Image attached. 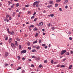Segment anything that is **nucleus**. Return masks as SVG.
I'll use <instances>...</instances> for the list:
<instances>
[{"instance_id":"61","label":"nucleus","mask_w":73,"mask_h":73,"mask_svg":"<svg viewBox=\"0 0 73 73\" xmlns=\"http://www.w3.org/2000/svg\"><path fill=\"white\" fill-rule=\"evenodd\" d=\"M33 18H34V16H33L32 17H31V19H33Z\"/></svg>"},{"instance_id":"53","label":"nucleus","mask_w":73,"mask_h":73,"mask_svg":"<svg viewBox=\"0 0 73 73\" xmlns=\"http://www.w3.org/2000/svg\"><path fill=\"white\" fill-rule=\"evenodd\" d=\"M44 48H45V49H47V48H48V46H45L44 47Z\"/></svg>"},{"instance_id":"6","label":"nucleus","mask_w":73,"mask_h":73,"mask_svg":"<svg viewBox=\"0 0 73 73\" xmlns=\"http://www.w3.org/2000/svg\"><path fill=\"white\" fill-rule=\"evenodd\" d=\"M8 55V52H6L5 54V57H7Z\"/></svg>"},{"instance_id":"11","label":"nucleus","mask_w":73,"mask_h":73,"mask_svg":"<svg viewBox=\"0 0 73 73\" xmlns=\"http://www.w3.org/2000/svg\"><path fill=\"white\" fill-rule=\"evenodd\" d=\"M37 40H36L33 42V44H35L36 43H37Z\"/></svg>"},{"instance_id":"62","label":"nucleus","mask_w":73,"mask_h":73,"mask_svg":"<svg viewBox=\"0 0 73 73\" xmlns=\"http://www.w3.org/2000/svg\"><path fill=\"white\" fill-rule=\"evenodd\" d=\"M33 7H35V4L33 3Z\"/></svg>"},{"instance_id":"42","label":"nucleus","mask_w":73,"mask_h":73,"mask_svg":"<svg viewBox=\"0 0 73 73\" xmlns=\"http://www.w3.org/2000/svg\"><path fill=\"white\" fill-rule=\"evenodd\" d=\"M28 13L29 15H30L31 14V11H29L28 12Z\"/></svg>"},{"instance_id":"56","label":"nucleus","mask_w":73,"mask_h":73,"mask_svg":"<svg viewBox=\"0 0 73 73\" xmlns=\"http://www.w3.org/2000/svg\"><path fill=\"white\" fill-rule=\"evenodd\" d=\"M65 60H66V58H64L62 60L63 61H65Z\"/></svg>"},{"instance_id":"19","label":"nucleus","mask_w":73,"mask_h":73,"mask_svg":"<svg viewBox=\"0 0 73 73\" xmlns=\"http://www.w3.org/2000/svg\"><path fill=\"white\" fill-rule=\"evenodd\" d=\"M11 45L12 46H13V47H15V46L14 45V44L13 43H11Z\"/></svg>"},{"instance_id":"33","label":"nucleus","mask_w":73,"mask_h":73,"mask_svg":"<svg viewBox=\"0 0 73 73\" xmlns=\"http://www.w3.org/2000/svg\"><path fill=\"white\" fill-rule=\"evenodd\" d=\"M32 58H36L35 56H32Z\"/></svg>"},{"instance_id":"7","label":"nucleus","mask_w":73,"mask_h":73,"mask_svg":"<svg viewBox=\"0 0 73 73\" xmlns=\"http://www.w3.org/2000/svg\"><path fill=\"white\" fill-rule=\"evenodd\" d=\"M19 49H21V45H20L19 46Z\"/></svg>"},{"instance_id":"31","label":"nucleus","mask_w":73,"mask_h":73,"mask_svg":"<svg viewBox=\"0 0 73 73\" xmlns=\"http://www.w3.org/2000/svg\"><path fill=\"white\" fill-rule=\"evenodd\" d=\"M42 46H45V44H42Z\"/></svg>"},{"instance_id":"63","label":"nucleus","mask_w":73,"mask_h":73,"mask_svg":"<svg viewBox=\"0 0 73 73\" xmlns=\"http://www.w3.org/2000/svg\"><path fill=\"white\" fill-rule=\"evenodd\" d=\"M33 48H36V46H33Z\"/></svg>"},{"instance_id":"34","label":"nucleus","mask_w":73,"mask_h":73,"mask_svg":"<svg viewBox=\"0 0 73 73\" xmlns=\"http://www.w3.org/2000/svg\"><path fill=\"white\" fill-rule=\"evenodd\" d=\"M29 5H25V7H29Z\"/></svg>"},{"instance_id":"29","label":"nucleus","mask_w":73,"mask_h":73,"mask_svg":"<svg viewBox=\"0 0 73 73\" xmlns=\"http://www.w3.org/2000/svg\"><path fill=\"white\" fill-rule=\"evenodd\" d=\"M11 41H12V38H10V39L9 40V42H10Z\"/></svg>"},{"instance_id":"3","label":"nucleus","mask_w":73,"mask_h":73,"mask_svg":"<svg viewBox=\"0 0 73 73\" xmlns=\"http://www.w3.org/2000/svg\"><path fill=\"white\" fill-rule=\"evenodd\" d=\"M26 52H27V50H22L21 51V53L22 54L23 53H25Z\"/></svg>"},{"instance_id":"32","label":"nucleus","mask_w":73,"mask_h":73,"mask_svg":"<svg viewBox=\"0 0 73 73\" xmlns=\"http://www.w3.org/2000/svg\"><path fill=\"white\" fill-rule=\"evenodd\" d=\"M16 5H17V7H19V3H17L16 4Z\"/></svg>"},{"instance_id":"2","label":"nucleus","mask_w":73,"mask_h":73,"mask_svg":"<svg viewBox=\"0 0 73 73\" xmlns=\"http://www.w3.org/2000/svg\"><path fill=\"white\" fill-rule=\"evenodd\" d=\"M43 25V22H41V23H40L38 25V26H39V27H41Z\"/></svg>"},{"instance_id":"30","label":"nucleus","mask_w":73,"mask_h":73,"mask_svg":"<svg viewBox=\"0 0 73 73\" xmlns=\"http://www.w3.org/2000/svg\"><path fill=\"white\" fill-rule=\"evenodd\" d=\"M40 47L38 46H37L36 47V49H40Z\"/></svg>"},{"instance_id":"17","label":"nucleus","mask_w":73,"mask_h":73,"mask_svg":"<svg viewBox=\"0 0 73 73\" xmlns=\"http://www.w3.org/2000/svg\"><path fill=\"white\" fill-rule=\"evenodd\" d=\"M44 64H46V63H47V60H45L44 62Z\"/></svg>"},{"instance_id":"39","label":"nucleus","mask_w":73,"mask_h":73,"mask_svg":"<svg viewBox=\"0 0 73 73\" xmlns=\"http://www.w3.org/2000/svg\"><path fill=\"white\" fill-rule=\"evenodd\" d=\"M41 41H42V40H39V43H41Z\"/></svg>"},{"instance_id":"43","label":"nucleus","mask_w":73,"mask_h":73,"mask_svg":"<svg viewBox=\"0 0 73 73\" xmlns=\"http://www.w3.org/2000/svg\"><path fill=\"white\" fill-rule=\"evenodd\" d=\"M31 67H34V66H35V65L33 64H32L31 65Z\"/></svg>"},{"instance_id":"35","label":"nucleus","mask_w":73,"mask_h":73,"mask_svg":"<svg viewBox=\"0 0 73 73\" xmlns=\"http://www.w3.org/2000/svg\"><path fill=\"white\" fill-rule=\"evenodd\" d=\"M30 27H34V25H31L30 26Z\"/></svg>"},{"instance_id":"60","label":"nucleus","mask_w":73,"mask_h":73,"mask_svg":"<svg viewBox=\"0 0 73 73\" xmlns=\"http://www.w3.org/2000/svg\"><path fill=\"white\" fill-rule=\"evenodd\" d=\"M31 45V44H30V43H29L28 44V45H29V46Z\"/></svg>"},{"instance_id":"55","label":"nucleus","mask_w":73,"mask_h":73,"mask_svg":"<svg viewBox=\"0 0 73 73\" xmlns=\"http://www.w3.org/2000/svg\"><path fill=\"white\" fill-rule=\"evenodd\" d=\"M24 72H25V70H23L22 72V73H24Z\"/></svg>"},{"instance_id":"41","label":"nucleus","mask_w":73,"mask_h":73,"mask_svg":"<svg viewBox=\"0 0 73 73\" xmlns=\"http://www.w3.org/2000/svg\"><path fill=\"white\" fill-rule=\"evenodd\" d=\"M36 60H40V58L39 57L37 58H36Z\"/></svg>"},{"instance_id":"47","label":"nucleus","mask_w":73,"mask_h":73,"mask_svg":"<svg viewBox=\"0 0 73 73\" xmlns=\"http://www.w3.org/2000/svg\"><path fill=\"white\" fill-rule=\"evenodd\" d=\"M36 7H39V5L38 4H37L36 5Z\"/></svg>"},{"instance_id":"49","label":"nucleus","mask_w":73,"mask_h":73,"mask_svg":"<svg viewBox=\"0 0 73 73\" xmlns=\"http://www.w3.org/2000/svg\"><path fill=\"white\" fill-rule=\"evenodd\" d=\"M11 19H12V17H9V20H11Z\"/></svg>"},{"instance_id":"38","label":"nucleus","mask_w":73,"mask_h":73,"mask_svg":"<svg viewBox=\"0 0 73 73\" xmlns=\"http://www.w3.org/2000/svg\"><path fill=\"white\" fill-rule=\"evenodd\" d=\"M11 34L12 35H13L14 34V32H13V31H12V33H11Z\"/></svg>"},{"instance_id":"27","label":"nucleus","mask_w":73,"mask_h":73,"mask_svg":"<svg viewBox=\"0 0 73 73\" xmlns=\"http://www.w3.org/2000/svg\"><path fill=\"white\" fill-rule=\"evenodd\" d=\"M7 39H8V37L7 36L5 38V40H7Z\"/></svg>"},{"instance_id":"9","label":"nucleus","mask_w":73,"mask_h":73,"mask_svg":"<svg viewBox=\"0 0 73 73\" xmlns=\"http://www.w3.org/2000/svg\"><path fill=\"white\" fill-rule=\"evenodd\" d=\"M34 31H38V29H36V27H35L34 28V29H33Z\"/></svg>"},{"instance_id":"21","label":"nucleus","mask_w":73,"mask_h":73,"mask_svg":"<svg viewBox=\"0 0 73 73\" xmlns=\"http://www.w3.org/2000/svg\"><path fill=\"white\" fill-rule=\"evenodd\" d=\"M21 69V67H18L17 68V70H19V69Z\"/></svg>"},{"instance_id":"20","label":"nucleus","mask_w":73,"mask_h":73,"mask_svg":"<svg viewBox=\"0 0 73 73\" xmlns=\"http://www.w3.org/2000/svg\"><path fill=\"white\" fill-rule=\"evenodd\" d=\"M38 36V33H36L35 35V37H37Z\"/></svg>"},{"instance_id":"23","label":"nucleus","mask_w":73,"mask_h":73,"mask_svg":"<svg viewBox=\"0 0 73 73\" xmlns=\"http://www.w3.org/2000/svg\"><path fill=\"white\" fill-rule=\"evenodd\" d=\"M8 3H9L8 5H10V4H11V2L10 1H9Z\"/></svg>"},{"instance_id":"59","label":"nucleus","mask_w":73,"mask_h":73,"mask_svg":"<svg viewBox=\"0 0 73 73\" xmlns=\"http://www.w3.org/2000/svg\"><path fill=\"white\" fill-rule=\"evenodd\" d=\"M71 54H73V51H70Z\"/></svg>"},{"instance_id":"57","label":"nucleus","mask_w":73,"mask_h":73,"mask_svg":"<svg viewBox=\"0 0 73 73\" xmlns=\"http://www.w3.org/2000/svg\"><path fill=\"white\" fill-rule=\"evenodd\" d=\"M60 66L59 65H58L57 66V67H58V68L60 67Z\"/></svg>"},{"instance_id":"1","label":"nucleus","mask_w":73,"mask_h":73,"mask_svg":"<svg viewBox=\"0 0 73 73\" xmlns=\"http://www.w3.org/2000/svg\"><path fill=\"white\" fill-rule=\"evenodd\" d=\"M66 52V50H62L60 52V54H61V55L64 54H65Z\"/></svg>"},{"instance_id":"46","label":"nucleus","mask_w":73,"mask_h":73,"mask_svg":"<svg viewBox=\"0 0 73 73\" xmlns=\"http://www.w3.org/2000/svg\"><path fill=\"white\" fill-rule=\"evenodd\" d=\"M8 32L9 33V34H11V33H11V32H10V31H8Z\"/></svg>"},{"instance_id":"22","label":"nucleus","mask_w":73,"mask_h":73,"mask_svg":"<svg viewBox=\"0 0 73 73\" xmlns=\"http://www.w3.org/2000/svg\"><path fill=\"white\" fill-rule=\"evenodd\" d=\"M61 67L62 68H65V66H64V65H61Z\"/></svg>"},{"instance_id":"40","label":"nucleus","mask_w":73,"mask_h":73,"mask_svg":"<svg viewBox=\"0 0 73 73\" xmlns=\"http://www.w3.org/2000/svg\"><path fill=\"white\" fill-rule=\"evenodd\" d=\"M36 14V12H34V13L33 14V16H35V15Z\"/></svg>"},{"instance_id":"48","label":"nucleus","mask_w":73,"mask_h":73,"mask_svg":"<svg viewBox=\"0 0 73 73\" xmlns=\"http://www.w3.org/2000/svg\"><path fill=\"white\" fill-rule=\"evenodd\" d=\"M72 38L71 37L69 38V39L70 40H72Z\"/></svg>"},{"instance_id":"14","label":"nucleus","mask_w":73,"mask_h":73,"mask_svg":"<svg viewBox=\"0 0 73 73\" xmlns=\"http://www.w3.org/2000/svg\"><path fill=\"white\" fill-rule=\"evenodd\" d=\"M37 19H38V18H36L34 20V21H36V20H37Z\"/></svg>"},{"instance_id":"8","label":"nucleus","mask_w":73,"mask_h":73,"mask_svg":"<svg viewBox=\"0 0 73 73\" xmlns=\"http://www.w3.org/2000/svg\"><path fill=\"white\" fill-rule=\"evenodd\" d=\"M72 66H72V65H70L69 66V69H71V68H72Z\"/></svg>"},{"instance_id":"24","label":"nucleus","mask_w":73,"mask_h":73,"mask_svg":"<svg viewBox=\"0 0 73 73\" xmlns=\"http://www.w3.org/2000/svg\"><path fill=\"white\" fill-rule=\"evenodd\" d=\"M38 3V1H36V2H35L34 3L35 5H36V4H37Z\"/></svg>"},{"instance_id":"5","label":"nucleus","mask_w":73,"mask_h":73,"mask_svg":"<svg viewBox=\"0 0 73 73\" xmlns=\"http://www.w3.org/2000/svg\"><path fill=\"white\" fill-rule=\"evenodd\" d=\"M32 52H36L37 51L35 49H33L32 50Z\"/></svg>"},{"instance_id":"25","label":"nucleus","mask_w":73,"mask_h":73,"mask_svg":"<svg viewBox=\"0 0 73 73\" xmlns=\"http://www.w3.org/2000/svg\"><path fill=\"white\" fill-rule=\"evenodd\" d=\"M15 44L16 45H17V41H16L15 42Z\"/></svg>"},{"instance_id":"15","label":"nucleus","mask_w":73,"mask_h":73,"mask_svg":"<svg viewBox=\"0 0 73 73\" xmlns=\"http://www.w3.org/2000/svg\"><path fill=\"white\" fill-rule=\"evenodd\" d=\"M55 6L56 7H57L58 6V4H56L55 5Z\"/></svg>"},{"instance_id":"64","label":"nucleus","mask_w":73,"mask_h":73,"mask_svg":"<svg viewBox=\"0 0 73 73\" xmlns=\"http://www.w3.org/2000/svg\"><path fill=\"white\" fill-rule=\"evenodd\" d=\"M65 8H66V9H67V8H68V6L67 5H66L65 7Z\"/></svg>"},{"instance_id":"36","label":"nucleus","mask_w":73,"mask_h":73,"mask_svg":"<svg viewBox=\"0 0 73 73\" xmlns=\"http://www.w3.org/2000/svg\"><path fill=\"white\" fill-rule=\"evenodd\" d=\"M51 64H53V60H52L51 61Z\"/></svg>"},{"instance_id":"54","label":"nucleus","mask_w":73,"mask_h":73,"mask_svg":"<svg viewBox=\"0 0 73 73\" xmlns=\"http://www.w3.org/2000/svg\"><path fill=\"white\" fill-rule=\"evenodd\" d=\"M68 34L69 35H70V34H71V32H70V31H69L68 32Z\"/></svg>"},{"instance_id":"51","label":"nucleus","mask_w":73,"mask_h":73,"mask_svg":"<svg viewBox=\"0 0 73 73\" xmlns=\"http://www.w3.org/2000/svg\"><path fill=\"white\" fill-rule=\"evenodd\" d=\"M17 41H20V39H19V38H17Z\"/></svg>"},{"instance_id":"52","label":"nucleus","mask_w":73,"mask_h":73,"mask_svg":"<svg viewBox=\"0 0 73 73\" xmlns=\"http://www.w3.org/2000/svg\"><path fill=\"white\" fill-rule=\"evenodd\" d=\"M68 0H66L65 2V3H68Z\"/></svg>"},{"instance_id":"44","label":"nucleus","mask_w":73,"mask_h":73,"mask_svg":"<svg viewBox=\"0 0 73 73\" xmlns=\"http://www.w3.org/2000/svg\"><path fill=\"white\" fill-rule=\"evenodd\" d=\"M59 11H62V9H61L60 8H59Z\"/></svg>"},{"instance_id":"28","label":"nucleus","mask_w":73,"mask_h":73,"mask_svg":"<svg viewBox=\"0 0 73 73\" xmlns=\"http://www.w3.org/2000/svg\"><path fill=\"white\" fill-rule=\"evenodd\" d=\"M28 49L29 50H31V49H32V48H31V47H28Z\"/></svg>"},{"instance_id":"12","label":"nucleus","mask_w":73,"mask_h":73,"mask_svg":"<svg viewBox=\"0 0 73 73\" xmlns=\"http://www.w3.org/2000/svg\"><path fill=\"white\" fill-rule=\"evenodd\" d=\"M65 54H66V55H67V56H69V53L67 52L65 53Z\"/></svg>"},{"instance_id":"10","label":"nucleus","mask_w":73,"mask_h":73,"mask_svg":"<svg viewBox=\"0 0 73 73\" xmlns=\"http://www.w3.org/2000/svg\"><path fill=\"white\" fill-rule=\"evenodd\" d=\"M15 3H14L12 5L11 7V8H13V7L15 6Z\"/></svg>"},{"instance_id":"18","label":"nucleus","mask_w":73,"mask_h":73,"mask_svg":"<svg viewBox=\"0 0 73 73\" xmlns=\"http://www.w3.org/2000/svg\"><path fill=\"white\" fill-rule=\"evenodd\" d=\"M56 3H58V2H60L61 1V0H57L56 1Z\"/></svg>"},{"instance_id":"45","label":"nucleus","mask_w":73,"mask_h":73,"mask_svg":"<svg viewBox=\"0 0 73 73\" xmlns=\"http://www.w3.org/2000/svg\"><path fill=\"white\" fill-rule=\"evenodd\" d=\"M8 64L7 63H5V66H8Z\"/></svg>"},{"instance_id":"4","label":"nucleus","mask_w":73,"mask_h":73,"mask_svg":"<svg viewBox=\"0 0 73 73\" xmlns=\"http://www.w3.org/2000/svg\"><path fill=\"white\" fill-rule=\"evenodd\" d=\"M49 3L50 4H52V5H53V4H54L53 1H49Z\"/></svg>"},{"instance_id":"58","label":"nucleus","mask_w":73,"mask_h":73,"mask_svg":"<svg viewBox=\"0 0 73 73\" xmlns=\"http://www.w3.org/2000/svg\"><path fill=\"white\" fill-rule=\"evenodd\" d=\"M48 27H50V23H49L48 25Z\"/></svg>"},{"instance_id":"37","label":"nucleus","mask_w":73,"mask_h":73,"mask_svg":"<svg viewBox=\"0 0 73 73\" xmlns=\"http://www.w3.org/2000/svg\"><path fill=\"white\" fill-rule=\"evenodd\" d=\"M39 68H42V66L41 64H40L39 66Z\"/></svg>"},{"instance_id":"26","label":"nucleus","mask_w":73,"mask_h":73,"mask_svg":"<svg viewBox=\"0 0 73 73\" xmlns=\"http://www.w3.org/2000/svg\"><path fill=\"white\" fill-rule=\"evenodd\" d=\"M17 57L18 60H20V56H17Z\"/></svg>"},{"instance_id":"16","label":"nucleus","mask_w":73,"mask_h":73,"mask_svg":"<svg viewBox=\"0 0 73 73\" xmlns=\"http://www.w3.org/2000/svg\"><path fill=\"white\" fill-rule=\"evenodd\" d=\"M52 7V5H48L47 6L48 8H50V7Z\"/></svg>"},{"instance_id":"13","label":"nucleus","mask_w":73,"mask_h":73,"mask_svg":"<svg viewBox=\"0 0 73 73\" xmlns=\"http://www.w3.org/2000/svg\"><path fill=\"white\" fill-rule=\"evenodd\" d=\"M50 16L51 17H54V15L53 14H51Z\"/></svg>"},{"instance_id":"50","label":"nucleus","mask_w":73,"mask_h":73,"mask_svg":"<svg viewBox=\"0 0 73 73\" xmlns=\"http://www.w3.org/2000/svg\"><path fill=\"white\" fill-rule=\"evenodd\" d=\"M15 12H14L13 14V16H14V15H15Z\"/></svg>"}]
</instances>
